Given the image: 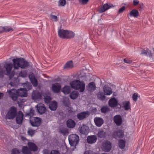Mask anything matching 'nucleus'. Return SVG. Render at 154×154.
I'll use <instances>...</instances> for the list:
<instances>
[{
    "label": "nucleus",
    "instance_id": "nucleus-1",
    "mask_svg": "<svg viewBox=\"0 0 154 154\" xmlns=\"http://www.w3.org/2000/svg\"><path fill=\"white\" fill-rule=\"evenodd\" d=\"M7 92L14 101H17L19 98V96L21 97L22 98L23 97H26L27 95V89L26 88H21L17 90L14 88H12L8 91Z\"/></svg>",
    "mask_w": 154,
    "mask_h": 154
},
{
    "label": "nucleus",
    "instance_id": "nucleus-2",
    "mask_svg": "<svg viewBox=\"0 0 154 154\" xmlns=\"http://www.w3.org/2000/svg\"><path fill=\"white\" fill-rule=\"evenodd\" d=\"M13 63V67L15 69H18L20 68L26 69L29 66V63L24 59L16 58L12 60Z\"/></svg>",
    "mask_w": 154,
    "mask_h": 154
},
{
    "label": "nucleus",
    "instance_id": "nucleus-3",
    "mask_svg": "<svg viewBox=\"0 0 154 154\" xmlns=\"http://www.w3.org/2000/svg\"><path fill=\"white\" fill-rule=\"evenodd\" d=\"M71 88L76 90H80V92H84L85 89V84L84 82L75 80L70 82Z\"/></svg>",
    "mask_w": 154,
    "mask_h": 154
},
{
    "label": "nucleus",
    "instance_id": "nucleus-4",
    "mask_svg": "<svg viewBox=\"0 0 154 154\" xmlns=\"http://www.w3.org/2000/svg\"><path fill=\"white\" fill-rule=\"evenodd\" d=\"M68 140L71 146H75L79 143V139L78 135L73 134L69 136Z\"/></svg>",
    "mask_w": 154,
    "mask_h": 154
},
{
    "label": "nucleus",
    "instance_id": "nucleus-5",
    "mask_svg": "<svg viewBox=\"0 0 154 154\" xmlns=\"http://www.w3.org/2000/svg\"><path fill=\"white\" fill-rule=\"evenodd\" d=\"M17 115V109L14 106L11 107L8 110L5 116L6 119H13Z\"/></svg>",
    "mask_w": 154,
    "mask_h": 154
},
{
    "label": "nucleus",
    "instance_id": "nucleus-6",
    "mask_svg": "<svg viewBox=\"0 0 154 154\" xmlns=\"http://www.w3.org/2000/svg\"><path fill=\"white\" fill-rule=\"evenodd\" d=\"M13 66V65L11 63H7L4 66V67L6 69V74L9 76V78L10 79H11V77L14 76L15 73L13 71L11 73V72Z\"/></svg>",
    "mask_w": 154,
    "mask_h": 154
},
{
    "label": "nucleus",
    "instance_id": "nucleus-7",
    "mask_svg": "<svg viewBox=\"0 0 154 154\" xmlns=\"http://www.w3.org/2000/svg\"><path fill=\"white\" fill-rule=\"evenodd\" d=\"M111 143L109 141L107 140L103 143L102 148L103 151L108 152L111 149Z\"/></svg>",
    "mask_w": 154,
    "mask_h": 154
},
{
    "label": "nucleus",
    "instance_id": "nucleus-8",
    "mask_svg": "<svg viewBox=\"0 0 154 154\" xmlns=\"http://www.w3.org/2000/svg\"><path fill=\"white\" fill-rule=\"evenodd\" d=\"M42 95L40 93L37 91H33L32 95V99L36 101H38L42 98Z\"/></svg>",
    "mask_w": 154,
    "mask_h": 154
},
{
    "label": "nucleus",
    "instance_id": "nucleus-9",
    "mask_svg": "<svg viewBox=\"0 0 154 154\" xmlns=\"http://www.w3.org/2000/svg\"><path fill=\"white\" fill-rule=\"evenodd\" d=\"M32 125L33 126H38L41 123V121L40 118L33 117L30 120Z\"/></svg>",
    "mask_w": 154,
    "mask_h": 154
},
{
    "label": "nucleus",
    "instance_id": "nucleus-10",
    "mask_svg": "<svg viewBox=\"0 0 154 154\" xmlns=\"http://www.w3.org/2000/svg\"><path fill=\"white\" fill-rule=\"evenodd\" d=\"M38 112L40 114L44 113L46 111V108L42 103H38L36 106Z\"/></svg>",
    "mask_w": 154,
    "mask_h": 154
},
{
    "label": "nucleus",
    "instance_id": "nucleus-11",
    "mask_svg": "<svg viewBox=\"0 0 154 154\" xmlns=\"http://www.w3.org/2000/svg\"><path fill=\"white\" fill-rule=\"evenodd\" d=\"M114 122L117 126L120 125L122 122V119L121 116L119 115H117L115 116L113 118Z\"/></svg>",
    "mask_w": 154,
    "mask_h": 154
},
{
    "label": "nucleus",
    "instance_id": "nucleus-12",
    "mask_svg": "<svg viewBox=\"0 0 154 154\" xmlns=\"http://www.w3.org/2000/svg\"><path fill=\"white\" fill-rule=\"evenodd\" d=\"M52 90L53 92L57 93L59 92L61 89V85L59 83H57L52 85Z\"/></svg>",
    "mask_w": 154,
    "mask_h": 154
},
{
    "label": "nucleus",
    "instance_id": "nucleus-13",
    "mask_svg": "<svg viewBox=\"0 0 154 154\" xmlns=\"http://www.w3.org/2000/svg\"><path fill=\"white\" fill-rule=\"evenodd\" d=\"M154 54V49L152 48V50H150L148 49L147 48H145L144 50H143L141 53V54L144 55H149L150 57L152 56V55Z\"/></svg>",
    "mask_w": 154,
    "mask_h": 154
},
{
    "label": "nucleus",
    "instance_id": "nucleus-14",
    "mask_svg": "<svg viewBox=\"0 0 154 154\" xmlns=\"http://www.w3.org/2000/svg\"><path fill=\"white\" fill-rule=\"evenodd\" d=\"M23 114L21 111H19L17 115L16 120L17 124H21L23 122Z\"/></svg>",
    "mask_w": 154,
    "mask_h": 154
},
{
    "label": "nucleus",
    "instance_id": "nucleus-15",
    "mask_svg": "<svg viewBox=\"0 0 154 154\" xmlns=\"http://www.w3.org/2000/svg\"><path fill=\"white\" fill-rule=\"evenodd\" d=\"M96 88V86L94 83L91 82L89 83L86 86V89L89 92H92L94 91Z\"/></svg>",
    "mask_w": 154,
    "mask_h": 154
},
{
    "label": "nucleus",
    "instance_id": "nucleus-16",
    "mask_svg": "<svg viewBox=\"0 0 154 154\" xmlns=\"http://www.w3.org/2000/svg\"><path fill=\"white\" fill-rule=\"evenodd\" d=\"M89 112L87 111L79 113L77 115V117L80 120L82 119L87 117L89 115Z\"/></svg>",
    "mask_w": 154,
    "mask_h": 154
},
{
    "label": "nucleus",
    "instance_id": "nucleus-17",
    "mask_svg": "<svg viewBox=\"0 0 154 154\" xmlns=\"http://www.w3.org/2000/svg\"><path fill=\"white\" fill-rule=\"evenodd\" d=\"M94 122L96 125L98 127H100L103 124V119L100 117H95L94 119Z\"/></svg>",
    "mask_w": 154,
    "mask_h": 154
},
{
    "label": "nucleus",
    "instance_id": "nucleus-18",
    "mask_svg": "<svg viewBox=\"0 0 154 154\" xmlns=\"http://www.w3.org/2000/svg\"><path fill=\"white\" fill-rule=\"evenodd\" d=\"M111 7H113L112 5L111 6L109 5L108 4H105L101 7L98 11L100 13H102L107 10Z\"/></svg>",
    "mask_w": 154,
    "mask_h": 154
},
{
    "label": "nucleus",
    "instance_id": "nucleus-19",
    "mask_svg": "<svg viewBox=\"0 0 154 154\" xmlns=\"http://www.w3.org/2000/svg\"><path fill=\"white\" fill-rule=\"evenodd\" d=\"M103 88L104 94L105 95H109L112 94V91L110 87L105 85Z\"/></svg>",
    "mask_w": 154,
    "mask_h": 154
},
{
    "label": "nucleus",
    "instance_id": "nucleus-20",
    "mask_svg": "<svg viewBox=\"0 0 154 154\" xmlns=\"http://www.w3.org/2000/svg\"><path fill=\"white\" fill-rule=\"evenodd\" d=\"M89 128L85 125H83L79 128L80 133L83 134H87L89 131Z\"/></svg>",
    "mask_w": 154,
    "mask_h": 154
},
{
    "label": "nucleus",
    "instance_id": "nucleus-21",
    "mask_svg": "<svg viewBox=\"0 0 154 154\" xmlns=\"http://www.w3.org/2000/svg\"><path fill=\"white\" fill-rule=\"evenodd\" d=\"M13 29L10 26H5L4 27L0 26V33L3 32H9L10 31H13Z\"/></svg>",
    "mask_w": 154,
    "mask_h": 154
},
{
    "label": "nucleus",
    "instance_id": "nucleus-22",
    "mask_svg": "<svg viewBox=\"0 0 154 154\" xmlns=\"http://www.w3.org/2000/svg\"><path fill=\"white\" fill-rule=\"evenodd\" d=\"M29 148L31 151L35 152L37 151L38 148L36 145L32 142H29L28 143Z\"/></svg>",
    "mask_w": 154,
    "mask_h": 154
},
{
    "label": "nucleus",
    "instance_id": "nucleus-23",
    "mask_svg": "<svg viewBox=\"0 0 154 154\" xmlns=\"http://www.w3.org/2000/svg\"><path fill=\"white\" fill-rule=\"evenodd\" d=\"M97 140V138L95 135L89 136L87 138V142L91 144L95 143Z\"/></svg>",
    "mask_w": 154,
    "mask_h": 154
},
{
    "label": "nucleus",
    "instance_id": "nucleus-24",
    "mask_svg": "<svg viewBox=\"0 0 154 154\" xmlns=\"http://www.w3.org/2000/svg\"><path fill=\"white\" fill-rule=\"evenodd\" d=\"M118 103L117 100L115 98L110 99L109 101V104L111 107H114L116 106Z\"/></svg>",
    "mask_w": 154,
    "mask_h": 154
},
{
    "label": "nucleus",
    "instance_id": "nucleus-25",
    "mask_svg": "<svg viewBox=\"0 0 154 154\" xmlns=\"http://www.w3.org/2000/svg\"><path fill=\"white\" fill-rule=\"evenodd\" d=\"M67 30L60 29L58 32L59 36L61 38H66Z\"/></svg>",
    "mask_w": 154,
    "mask_h": 154
},
{
    "label": "nucleus",
    "instance_id": "nucleus-26",
    "mask_svg": "<svg viewBox=\"0 0 154 154\" xmlns=\"http://www.w3.org/2000/svg\"><path fill=\"white\" fill-rule=\"evenodd\" d=\"M124 136V132L122 130H120L114 132L113 134L114 137L116 138L117 137L120 138H122Z\"/></svg>",
    "mask_w": 154,
    "mask_h": 154
},
{
    "label": "nucleus",
    "instance_id": "nucleus-27",
    "mask_svg": "<svg viewBox=\"0 0 154 154\" xmlns=\"http://www.w3.org/2000/svg\"><path fill=\"white\" fill-rule=\"evenodd\" d=\"M49 107L51 110H55L57 107V103L56 101H53L50 103Z\"/></svg>",
    "mask_w": 154,
    "mask_h": 154
},
{
    "label": "nucleus",
    "instance_id": "nucleus-28",
    "mask_svg": "<svg viewBox=\"0 0 154 154\" xmlns=\"http://www.w3.org/2000/svg\"><path fill=\"white\" fill-rule=\"evenodd\" d=\"M139 1L138 0H135V6H137H137V8L139 11L141 12L142 11L144 5L143 3L142 2L140 3L139 4Z\"/></svg>",
    "mask_w": 154,
    "mask_h": 154
},
{
    "label": "nucleus",
    "instance_id": "nucleus-29",
    "mask_svg": "<svg viewBox=\"0 0 154 154\" xmlns=\"http://www.w3.org/2000/svg\"><path fill=\"white\" fill-rule=\"evenodd\" d=\"M71 91V88L69 86L66 85L62 89V91L65 94H69Z\"/></svg>",
    "mask_w": 154,
    "mask_h": 154
},
{
    "label": "nucleus",
    "instance_id": "nucleus-30",
    "mask_svg": "<svg viewBox=\"0 0 154 154\" xmlns=\"http://www.w3.org/2000/svg\"><path fill=\"white\" fill-rule=\"evenodd\" d=\"M22 152L23 154H32L31 150L26 146H24L23 147Z\"/></svg>",
    "mask_w": 154,
    "mask_h": 154
},
{
    "label": "nucleus",
    "instance_id": "nucleus-31",
    "mask_svg": "<svg viewBox=\"0 0 154 154\" xmlns=\"http://www.w3.org/2000/svg\"><path fill=\"white\" fill-rule=\"evenodd\" d=\"M75 122L71 119H69L67 122V126L69 128H73L75 127Z\"/></svg>",
    "mask_w": 154,
    "mask_h": 154
},
{
    "label": "nucleus",
    "instance_id": "nucleus-32",
    "mask_svg": "<svg viewBox=\"0 0 154 154\" xmlns=\"http://www.w3.org/2000/svg\"><path fill=\"white\" fill-rule=\"evenodd\" d=\"M79 94V93L76 91L72 92L70 94L69 96L72 99H75L76 98Z\"/></svg>",
    "mask_w": 154,
    "mask_h": 154
},
{
    "label": "nucleus",
    "instance_id": "nucleus-33",
    "mask_svg": "<svg viewBox=\"0 0 154 154\" xmlns=\"http://www.w3.org/2000/svg\"><path fill=\"white\" fill-rule=\"evenodd\" d=\"M97 134L98 137L100 138H104L106 136V133L103 130L99 131Z\"/></svg>",
    "mask_w": 154,
    "mask_h": 154
},
{
    "label": "nucleus",
    "instance_id": "nucleus-34",
    "mask_svg": "<svg viewBox=\"0 0 154 154\" xmlns=\"http://www.w3.org/2000/svg\"><path fill=\"white\" fill-rule=\"evenodd\" d=\"M119 145L120 148L124 149L125 145V141L123 140H119Z\"/></svg>",
    "mask_w": 154,
    "mask_h": 154
},
{
    "label": "nucleus",
    "instance_id": "nucleus-35",
    "mask_svg": "<svg viewBox=\"0 0 154 154\" xmlns=\"http://www.w3.org/2000/svg\"><path fill=\"white\" fill-rule=\"evenodd\" d=\"M74 33L70 31L67 30V33L66 34V38H72L75 36Z\"/></svg>",
    "mask_w": 154,
    "mask_h": 154
},
{
    "label": "nucleus",
    "instance_id": "nucleus-36",
    "mask_svg": "<svg viewBox=\"0 0 154 154\" xmlns=\"http://www.w3.org/2000/svg\"><path fill=\"white\" fill-rule=\"evenodd\" d=\"M98 98L100 100H103L105 99V96L103 95L102 92H99L97 94Z\"/></svg>",
    "mask_w": 154,
    "mask_h": 154
},
{
    "label": "nucleus",
    "instance_id": "nucleus-37",
    "mask_svg": "<svg viewBox=\"0 0 154 154\" xmlns=\"http://www.w3.org/2000/svg\"><path fill=\"white\" fill-rule=\"evenodd\" d=\"M73 66L72 62L71 61L67 62L65 65L64 68L65 69H68L71 68Z\"/></svg>",
    "mask_w": 154,
    "mask_h": 154
},
{
    "label": "nucleus",
    "instance_id": "nucleus-38",
    "mask_svg": "<svg viewBox=\"0 0 154 154\" xmlns=\"http://www.w3.org/2000/svg\"><path fill=\"white\" fill-rule=\"evenodd\" d=\"M130 103L129 101H125L123 102L124 107L125 110H128L130 108Z\"/></svg>",
    "mask_w": 154,
    "mask_h": 154
},
{
    "label": "nucleus",
    "instance_id": "nucleus-39",
    "mask_svg": "<svg viewBox=\"0 0 154 154\" xmlns=\"http://www.w3.org/2000/svg\"><path fill=\"white\" fill-rule=\"evenodd\" d=\"M17 100V103L20 107H22L23 103L25 101L24 100L22 99L21 98H18Z\"/></svg>",
    "mask_w": 154,
    "mask_h": 154
},
{
    "label": "nucleus",
    "instance_id": "nucleus-40",
    "mask_svg": "<svg viewBox=\"0 0 154 154\" xmlns=\"http://www.w3.org/2000/svg\"><path fill=\"white\" fill-rule=\"evenodd\" d=\"M51 19L53 21L56 22L58 20V17L55 15L53 14V13L52 12L50 14Z\"/></svg>",
    "mask_w": 154,
    "mask_h": 154
},
{
    "label": "nucleus",
    "instance_id": "nucleus-41",
    "mask_svg": "<svg viewBox=\"0 0 154 154\" xmlns=\"http://www.w3.org/2000/svg\"><path fill=\"white\" fill-rule=\"evenodd\" d=\"M63 103L64 105H65V106L69 107V109H71V108H69L70 104L69 101L68 100L66 102L63 101ZM68 111L69 112H72V111L71 110V109H70V110H68Z\"/></svg>",
    "mask_w": 154,
    "mask_h": 154
},
{
    "label": "nucleus",
    "instance_id": "nucleus-42",
    "mask_svg": "<svg viewBox=\"0 0 154 154\" xmlns=\"http://www.w3.org/2000/svg\"><path fill=\"white\" fill-rule=\"evenodd\" d=\"M109 110V107L107 106H103L101 109V111L103 113H106Z\"/></svg>",
    "mask_w": 154,
    "mask_h": 154
},
{
    "label": "nucleus",
    "instance_id": "nucleus-43",
    "mask_svg": "<svg viewBox=\"0 0 154 154\" xmlns=\"http://www.w3.org/2000/svg\"><path fill=\"white\" fill-rule=\"evenodd\" d=\"M59 6H64L66 3V1L65 0H60L58 2Z\"/></svg>",
    "mask_w": 154,
    "mask_h": 154
},
{
    "label": "nucleus",
    "instance_id": "nucleus-44",
    "mask_svg": "<svg viewBox=\"0 0 154 154\" xmlns=\"http://www.w3.org/2000/svg\"><path fill=\"white\" fill-rule=\"evenodd\" d=\"M21 152L17 149H14L12 150L11 154H20Z\"/></svg>",
    "mask_w": 154,
    "mask_h": 154
},
{
    "label": "nucleus",
    "instance_id": "nucleus-45",
    "mask_svg": "<svg viewBox=\"0 0 154 154\" xmlns=\"http://www.w3.org/2000/svg\"><path fill=\"white\" fill-rule=\"evenodd\" d=\"M30 81L33 86L35 87L37 86L38 84L37 81L36 79L32 80Z\"/></svg>",
    "mask_w": 154,
    "mask_h": 154
},
{
    "label": "nucleus",
    "instance_id": "nucleus-46",
    "mask_svg": "<svg viewBox=\"0 0 154 154\" xmlns=\"http://www.w3.org/2000/svg\"><path fill=\"white\" fill-rule=\"evenodd\" d=\"M51 100V98L49 96H47L44 98V101L46 103H50Z\"/></svg>",
    "mask_w": 154,
    "mask_h": 154
},
{
    "label": "nucleus",
    "instance_id": "nucleus-47",
    "mask_svg": "<svg viewBox=\"0 0 154 154\" xmlns=\"http://www.w3.org/2000/svg\"><path fill=\"white\" fill-rule=\"evenodd\" d=\"M19 75L21 77H25L27 76V74L25 72H21L19 73Z\"/></svg>",
    "mask_w": 154,
    "mask_h": 154
},
{
    "label": "nucleus",
    "instance_id": "nucleus-48",
    "mask_svg": "<svg viewBox=\"0 0 154 154\" xmlns=\"http://www.w3.org/2000/svg\"><path fill=\"white\" fill-rule=\"evenodd\" d=\"M35 131V130L30 129L28 131V133L29 135H30L31 136H32L34 134Z\"/></svg>",
    "mask_w": 154,
    "mask_h": 154
},
{
    "label": "nucleus",
    "instance_id": "nucleus-49",
    "mask_svg": "<svg viewBox=\"0 0 154 154\" xmlns=\"http://www.w3.org/2000/svg\"><path fill=\"white\" fill-rule=\"evenodd\" d=\"M125 9V6H122L121 8H120L118 11V14H120L123 12Z\"/></svg>",
    "mask_w": 154,
    "mask_h": 154
},
{
    "label": "nucleus",
    "instance_id": "nucleus-50",
    "mask_svg": "<svg viewBox=\"0 0 154 154\" xmlns=\"http://www.w3.org/2000/svg\"><path fill=\"white\" fill-rule=\"evenodd\" d=\"M29 78L30 79V80L35 79L34 74L32 73H30V74H29Z\"/></svg>",
    "mask_w": 154,
    "mask_h": 154
},
{
    "label": "nucleus",
    "instance_id": "nucleus-51",
    "mask_svg": "<svg viewBox=\"0 0 154 154\" xmlns=\"http://www.w3.org/2000/svg\"><path fill=\"white\" fill-rule=\"evenodd\" d=\"M89 0H79V2L81 3L82 5L86 4L89 1Z\"/></svg>",
    "mask_w": 154,
    "mask_h": 154
},
{
    "label": "nucleus",
    "instance_id": "nucleus-52",
    "mask_svg": "<svg viewBox=\"0 0 154 154\" xmlns=\"http://www.w3.org/2000/svg\"><path fill=\"white\" fill-rule=\"evenodd\" d=\"M129 15L131 17H135V9H133L129 13Z\"/></svg>",
    "mask_w": 154,
    "mask_h": 154
},
{
    "label": "nucleus",
    "instance_id": "nucleus-53",
    "mask_svg": "<svg viewBox=\"0 0 154 154\" xmlns=\"http://www.w3.org/2000/svg\"><path fill=\"white\" fill-rule=\"evenodd\" d=\"M124 61L125 63H126L128 64L131 63L132 62V60L129 59L128 58L125 59L124 60Z\"/></svg>",
    "mask_w": 154,
    "mask_h": 154
},
{
    "label": "nucleus",
    "instance_id": "nucleus-54",
    "mask_svg": "<svg viewBox=\"0 0 154 154\" xmlns=\"http://www.w3.org/2000/svg\"><path fill=\"white\" fill-rule=\"evenodd\" d=\"M50 154H59V152L58 151L52 150Z\"/></svg>",
    "mask_w": 154,
    "mask_h": 154
},
{
    "label": "nucleus",
    "instance_id": "nucleus-55",
    "mask_svg": "<svg viewBox=\"0 0 154 154\" xmlns=\"http://www.w3.org/2000/svg\"><path fill=\"white\" fill-rule=\"evenodd\" d=\"M9 85H10V86L14 87H16L17 86V85L16 84H15L12 82H11L9 84Z\"/></svg>",
    "mask_w": 154,
    "mask_h": 154
},
{
    "label": "nucleus",
    "instance_id": "nucleus-56",
    "mask_svg": "<svg viewBox=\"0 0 154 154\" xmlns=\"http://www.w3.org/2000/svg\"><path fill=\"white\" fill-rule=\"evenodd\" d=\"M84 154H93V152L91 151H86L84 153Z\"/></svg>",
    "mask_w": 154,
    "mask_h": 154
},
{
    "label": "nucleus",
    "instance_id": "nucleus-57",
    "mask_svg": "<svg viewBox=\"0 0 154 154\" xmlns=\"http://www.w3.org/2000/svg\"><path fill=\"white\" fill-rule=\"evenodd\" d=\"M43 152L44 154H49L50 153L49 151L47 149H44L43 150Z\"/></svg>",
    "mask_w": 154,
    "mask_h": 154
},
{
    "label": "nucleus",
    "instance_id": "nucleus-58",
    "mask_svg": "<svg viewBox=\"0 0 154 154\" xmlns=\"http://www.w3.org/2000/svg\"><path fill=\"white\" fill-rule=\"evenodd\" d=\"M139 15V12L138 11L135 9V17H137Z\"/></svg>",
    "mask_w": 154,
    "mask_h": 154
},
{
    "label": "nucleus",
    "instance_id": "nucleus-59",
    "mask_svg": "<svg viewBox=\"0 0 154 154\" xmlns=\"http://www.w3.org/2000/svg\"><path fill=\"white\" fill-rule=\"evenodd\" d=\"M34 111H35L34 110H33L32 109L30 110V115H33L34 114Z\"/></svg>",
    "mask_w": 154,
    "mask_h": 154
},
{
    "label": "nucleus",
    "instance_id": "nucleus-60",
    "mask_svg": "<svg viewBox=\"0 0 154 154\" xmlns=\"http://www.w3.org/2000/svg\"><path fill=\"white\" fill-rule=\"evenodd\" d=\"M4 95L3 93L0 92V99H1L3 97Z\"/></svg>",
    "mask_w": 154,
    "mask_h": 154
},
{
    "label": "nucleus",
    "instance_id": "nucleus-61",
    "mask_svg": "<svg viewBox=\"0 0 154 154\" xmlns=\"http://www.w3.org/2000/svg\"><path fill=\"white\" fill-rule=\"evenodd\" d=\"M138 97L137 93H135V101H136Z\"/></svg>",
    "mask_w": 154,
    "mask_h": 154
},
{
    "label": "nucleus",
    "instance_id": "nucleus-62",
    "mask_svg": "<svg viewBox=\"0 0 154 154\" xmlns=\"http://www.w3.org/2000/svg\"><path fill=\"white\" fill-rule=\"evenodd\" d=\"M28 86L29 87V88L28 89V90H29V89H31V88H32V86L30 85H28Z\"/></svg>",
    "mask_w": 154,
    "mask_h": 154
},
{
    "label": "nucleus",
    "instance_id": "nucleus-63",
    "mask_svg": "<svg viewBox=\"0 0 154 154\" xmlns=\"http://www.w3.org/2000/svg\"><path fill=\"white\" fill-rule=\"evenodd\" d=\"M133 99L135 101V93H134L133 95Z\"/></svg>",
    "mask_w": 154,
    "mask_h": 154
},
{
    "label": "nucleus",
    "instance_id": "nucleus-64",
    "mask_svg": "<svg viewBox=\"0 0 154 154\" xmlns=\"http://www.w3.org/2000/svg\"><path fill=\"white\" fill-rule=\"evenodd\" d=\"M133 4L134 5H135V0H133Z\"/></svg>",
    "mask_w": 154,
    "mask_h": 154
}]
</instances>
